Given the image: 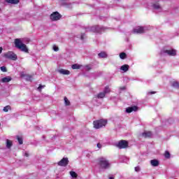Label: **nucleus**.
I'll list each match as a JSON object with an SVG mask.
<instances>
[{"label":"nucleus","mask_w":179,"mask_h":179,"mask_svg":"<svg viewBox=\"0 0 179 179\" xmlns=\"http://www.w3.org/2000/svg\"><path fill=\"white\" fill-rule=\"evenodd\" d=\"M15 45L16 48H18V50H21V51H23V52H29V49L27 48V46L24 43H23L20 39H15Z\"/></svg>","instance_id":"f257e3e1"},{"label":"nucleus","mask_w":179,"mask_h":179,"mask_svg":"<svg viewBox=\"0 0 179 179\" xmlns=\"http://www.w3.org/2000/svg\"><path fill=\"white\" fill-rule=\"evenodd\" d=\"M98 164L100 166L101 169L104 170L110 169V162L104 157H100L98 159Z\"/></svg>","instance_id":"f03ea898"},{"label":"nucleus","mask_w":179,"mask_h":179,"mask_svg":"<svg viewBox=\"0 0 179 179\" xmlns=\"http://www.w3.org/2000/svg\"><path fill=\"white\" fill-rule=\"evenodd\" d=\"M93 125L95 129H100V128H103V127L107 125V120L103 119L95 120L93 122Z\"/></svg>","instance_id":"7ed1b4c3"},{"label":"nucleus","mask_w":179,"mask_h":179,"mask_svg":"<svg viewBox=\"0 0 179 179\" xmlns=\"http://www.w3.org/2000/svg\"><path fill=\"white\" fill-rule=\"evenodd\" d=\"M3 57L6 59H10L11 61H16L17 59V55L13 51H8L3 54Z\"/></svg>","instance_id":"20e7f679"},{"label":"nucleus","mask_w":179,"mask_h":179,"mask_svg":"<svg viewBox=\"0 0 179 179\" xmlns=\"http://www.w3.org/2000/svg\"><path fill=\"white\" fill-rule=\"evenodd\" d=\"M50 17L52 22H57V20H59L61 17H62V15L59 14L58 11H55L50 15Z\"/></svg>","instance_id":"39448f33"},{"label":"nucleus","mask_w":179,"mask_h":179,"mask_svg":"<svg viewBox=\"0 0 179 179\" xmlns=\"http://www.w3.org/2000/svg\"><path fill=\"white\" fill-rule=\"evenodd\" d=\"M128 146H129V143L125 140H121L117 144V148H118L119 149H127Z\"/></svg>","instance_id":"423d86ee"},{"label":"nucleus","mask_w":179,"mask_h":179,"mask_svg":"<svg viewBox=\"0 0 179 179\" xmlns=\"http://www.w3.org/2000/svg\"><path fill=\"white\" fill-rule=\"evenodd\" d=\"M57 164L61 167H66V166L69 164V159H68V157H64L57 163Z\"/></svg>","instance_id":"0eeeda50"},{"label":"nucleus","mask_w":179,"mask_h":179,"mask_svg":"<svg viewBox=\"0 0 179 179\" xmlns=\"http://www.w3.org/2000/svg\"><path fill=\"white\" fill-rule=\"evenodd\" d=\"M20 76H21V78H25L26 80H27L29 82H31L33 80V76L26 74V73H24V72H22L20 73Z\"/></svg>","instance_id":"6e6552de"},{"label":"nucleus","mask_w":179,"mask_h":179,"mask_svg":"<svg viewBox=\"0 0 179 179\" xmlns=\"http://www.w3.org/2000/svg\"><path fill=\"white\" fill-rule=\"evenodd\" d=\"M134 33H137V34H142L145 33V29L143 27H137L133 29Z\"/></svg>","instance_id":"1a4fd4ad"},{"label":"nucleus","mask_w":179,"mask_h":179,"mask_svg":"<svg viewBox=\"0 0 179 179\" xmlns=\"http://www.w3.org/2000/svg\"><path fill=\"white\" fill-rule=\"evenodd\" d=\"M165 54H168L170 57H176L177 55V51L174 49L164 50Z\"/></svg>","instance_id":"9d476101"},{"label":"nucleus","mask_w":179,"mask_h":179,"mask_svg":"<svg viewBox=\"0 0 179 179\" xmlns=\"http://www.w3.org/2000/svg\"><path fill=\"white\" fill-rule=\"evenodd\" d=\"M139 108H138V106H131V107H128L126 108V113H127L128 114L132 113V112H135L137 111L138 110Z\"/></svg>","instance_id":"9b49d317"},{"label":"nucleus","mask_w":179,"mask_h":179,"mask_svg":"<svg viewBox=\"0 0 179 179\" xmlns=\"http://www.w3.org/2000/svg\"><path fill=\"white\" fill-rule=\"evenodd\" d=\"M143 138H152V131H144L142 133Z\"/></svg>","instance_id":"f8f14e48"},{"label":"nucleus","mask_w":179,"mask_h":179,"mask_svg":"<svg viewBox=\"0 0 179 179\" xmlns=\"http://www.w3.org/2000/svg\"><path fill=\"white\" fill-rule=\"evenodd\" d=\"M7 3H10L11 5H17L19 3V0H5Z\"/></svg>","instance_id":"ddd939ff"},{"label":"nucleus","mask_w":179,"mask_h":179,"mask_svg":"<svg viewBox=\"0 0 179 179\" xmlns=\"http://www.w3.org/2000/svg\"><path fill=\"white\" fill-rule=\"evenodd\" d=\"M59 73H61L62 75H70L71 71H69V70L62 69L59 70Z\"/></svg>","instance_id":"4468645a"},{"label":"nucleus","mask_w":179,"mask_h":179,"mask_svg":"<svg viewBox=\"0 0 179 179\" xmlns=\"http://www.w3.org/2000/svg\"><path fill=\"white\" fill-rule=\"evenodd\" d=\"M150 164L153 167H157L159 164V161L157 159H152L150 161Z\"/></svg>","instance_id":"2eb2a0df"},{"label":"nucleus","mask_w":179,"mask_h":179,"mask_svg":"<svg viewBox=\"0 0 179 179\" xmlns=\"http://www.w3.org/2000/svg\"><path fill=\"white\" fill-rule=\"evenodd\" d=\"M121 71H123L124 72H128V71H129V65L128 64H124L122 65L120 67Z\"/></svg>","instance_id":"dca6fc26"},{"label":"nucleus","mask_w":179,"mask_h":179,"mask_svg":"<svg viewBox=\"0 0 179 179\" xmlns=\"http://www.w3.org/2000/svg\"><path fill=\"white\" fill-rule=\"evenodd\" d=\"M10 80H12V78L10 77H5L1 79L3 83H8V82H10Z\"/></svg>","instance_id":"f3484780"},{"label":"nucleus","mask_w":179,"mask_h":179,"mask_svg":"<svg viewBox=\"0 0 179 179\" xmlns=\"http://www.w3.org/2000/svg\"><path fill=\"white\" fill-rule=\"evenodd\" d=\"M13 145V143H12V141L10 140H9V139L6 140V148L8 149H10V148H12Z\"/></svg>","instance_id":"a211bd4d"},{"label":"nucleus","mask_w":179,"mask_h":179,"mask_svg":"<svg viewBox=\"0 0 179 179\" xmlns=\"http://www.w3.org/2000/svg\"><path fill=\"white\" fill-rule=\"evenodd\" d=\"M99 58H107L108 55L106 52H101L99 54H98Z\"/></svg>","instance_id":"6ab92c4d"},{"label":"nucleus","mask_w":179,"mask_h":179,"mask_svg":"<svg viewBox=\"0 0 179 179\" xmlns=\"http://www.w3.org/2000/svg\"><path fill=\"white\" fill-rule=\"evenodd\" d=\"M172 87H175V89H179V82L173 81L171 84Z\"/></svg>","instance_id":"aec40b11"},{"label":"nucleus","mask_w":179,"mask_h":179,"mask_svg":"<svg viewBox=\"0 0 179 179\" xmlns=\"http://www.w3.org/2000/svg\"><path fill=\"white\" fill-rule=\"evenodd\" d=\"M97 99H104V97H106V94L102 92H99L97 95H96Z\"/></svg>","instance_id":"412c9836"},{"label":"nucleus","mask_w":179,"mask_h":179,"mask_svg":"<svg viewBox=\"0 0 179 179\" xmlns=\"http://www.w3.org/2000/svg\"><path fill=\"white\" fill-rule=\"evenodd\" d=\"M111 92V90L110 89V87L108 85H106L104 88L103 92L105 94H107Z\"/></svg>","instance_id":"4be33fe9"},{"label":"nucleus","mask_w":179,"mask_h":179,"mask_svg":"<svg viewBox=\"0 0 179 179\" xmlns=\"http://www.w3.org/2000/svg\"><path fill=\"white\" fill-rule=\"evenodd\" d=\"M81 67H82V65H80L78 64H75L71 66L72 69H80Z\"/></svg>","instance_id":"5701e85b"},{"label":"nucleus","mask_w":179,"mask_h":179,"mask_svg":"<svg viewBox=\"0 0 179 179\" xmlns=\"http://www.w3.org/2000/svg\"><path fill=\"white\" fill-rule=\"evenodd\" d=\"M91 31H93V33H99V27L94 26L91 28Z\"/></svg>","instance_id":"b1692460"},{"label":"nucleus","mask_w":179,"mask_h":179,"mask_svg":"<svg viewBox=\"0 0 179 179\" xmlns=\"http://www.w3.org/2000/svg\"><path fill=\"white\" fill-rule=\"evenodd\" d=\"M17 141L20 145H23V138L22 136H17Z\"/></svg>","instance_id":"393cba45"},{"label":"nucleus","mask_w":179,"mask_h":179,"mask_svg":"<svg viewBox=\"0 0 179 179\" xmlns=\"http://www.w3.org/2000/svg\"><path fill=\"white\" fill-rule=\"evenodd\" d=\"M70 176H71L73 178H78V173L73 171H70Z\"/></svg>","instance_id":"a878e982"},{"label":"nucleus","mask_w":179,"mask_h":179,"mask_svg":"<svg viewBox=\"0 0 179 179\" xmlns=\"http://www.w3.org/2000/svg\"><path fill=\"white\" fill-rule=\"evenodd\" d=\"M120 58L121 59H125V58H127V53H125V52H121V53L120 54Z\"/></svg>","instance_id":"bb28decb"},{"label":"nucleus","mask_w":179,"mask_h":179,"mask_svg":"<svg viewBox=\"0 0 179 179\" xmlns=\"http://www.w3.org/2000/svg\"><path fill=\"white\" fill-rule=\"evenodd\" d=\"M64 103L65 106H71V101H69V99L66 96L64 97Z\"/></svg>","instance_id":"cd10ccee"},{"label":"nucleus","mask_w":179,"mask_h":179,"mask_svg":"<svg viewBox=\"0 0 179 179\" xmlns=\"http://www.w3.org/2000/svg\"><path fill=\"white\" fill-rule=\"evenodd\" d=\"M9 110H11L10 106H6L3 108V111H4V113H8Z\"/></svg>","instance_id":"c85d7f7f"},{"label":"nucleus","mask_w":179,"mask_h":179,"mask_svg":"<svg viewBox=\"0 0 179 179\" xmlns=\"http://www.w3.org/2000/svg\"><path fill=\"white\" fill-rule=\"evenodd\" d=\"M154 9H160V4L159 3H155L152 5Z\"/></svg>","instance_id":"c756f323"},{"label":"nucleus","mask_w":179,"mask_h":179,"mask_svg":"<svg viewBox=\"0 0 179 179\" xmlns=\"http://www.w3.org/2000/svg\"><path fill=\"white\" fill-rule=\"evenodd\" d=\"M164 157L166 159H170V152L169 151H165Z\"/></svg>","instance_id":"7c9ffc66"},{"label":"nucleus","mask_w":179,"mask_h":179,"mask_svg":"<svg viewBox=\"0 0 179 179\" xmlns=\"http://www.w3.org/2000/svg\"><path fill=\"white\" fill-rule=\"evenodd\" d=\"M54 51L55 52H57V51H59V48H58V46L54 45L53 47H52Z\"/></svg>","instance_id":"2f4dec72"},{"label":"nucleus","mask_w":179,"mask_h":179,"mask_svg":"<svg viewBox=\"0 0 179 179\" xmlns=\"http://www.w3.org/2000/svg\"><path fill=\"white\" fill-rule=\"evenodd\" d=\"M0 69L2 72H7L8 69H6V68L5 66H1Z\"/></svg>","instance_id":"473e14b6"},{"label":"nucleus","mask_w":179,"mask_h":179,"mask_svg":"<svg viewBox=\"0 0 179 179\" xmlns=\"http://www.w3.org/2000/svg\"><path fill=\"white\" fill-rule=\"evenodd\" d=\"M43 87H45V85H40L39 87H38V90H39V92H41V89H43Z\"/></svg>","instance_id":"72a5a7b5"},{"label":"nucleus","mask_w":179,"mask_h":179,"mask_svg":"<svg viewBox=\"0 0 179 179\" xmlns=\"http://www.w3.org/2000/svg\"><path fill=\"white\" fill-rule=\"evenodd\" d=\"M141 169L139 168V166H136L135 167V171H140Z\"/></svg>","instance_id":"f704fd0d"},{"label":"nucleus","mask_w":179,"mask_h":179,"mask_svg":"<svg viewBox=\"0 0 179 179\" xmlns=\"http://www.w3.org/2000/svg\"><path fill=\"white\" fill-rule=\"evenodd\" d=\"M86 69H87V71H91L92 67H90L89 66H86Z\"/></svg>","instance_id":"c9c22d12"},{"label":"nucleus","mask_w":179,"mask_h":179,"mask_svg":"<svg viewBox=\"0 0 179 179\" xmlns=\"http://www.w3.org/2000/svg\"><path fill=\"white\" fill-rule=\"evenodd\" d=\"M97 148H99V149H101V144L100 143H97Z\"/></svg>","instance_id":"e433bc0d"},{"label":"nucleus","mask_w":179,"mask_h":179,"mask_svg":"<svg viewBox=\"0 0 179 179\" xmlns=\"http://www.w3.org/2000/svg\"><path fill=\"white\" fill-rule=\"evenodd\" d=\"M80 39H81V40H85V36H84L83 34H82V35L80 36Z\"/></svg>","instance_id":"4c0bfd02"},{"label":"nucleus","mask_w":179,"mask_h":179,"mask_svg":"<svg viewBox=\"0 0 179 179\" xmlns=\"http://www.w3.org/2000/svg\"><path fill=\"white\" fill-rule=\"evenodd\" d=\"M3 50V48H2V47H0V54H2V50Z\"/></svg>","instance_id":"58836bf2"},{"label":"nucleus","mask_w":179,"mask_h":179,"mask_svg":"<svg viewBox=\"0 0 179 179\" xmlns=\"http://www.w3.org/2000/svg\"><path fill=\"white\" fill-rule=\"evenodd\" d=\"M24 156H26V157H29V153L25 152Z\"/></svg>","instance_id":"ea45409f"},{"label":"nucleus","mask_w":179,"mask_h":179,"mask_svg":"<svg viewBox=\"0 0 179 179\" xmlns=\"http://www.w3.org/2000/svg\"><path fill=\"white\" fill-rule=\"evenodd\" d=\"M156 92H150V94H155Z\"/></svg>","instance_id":"a19ab883"},{"label":"nucleus","mask_w":179,"mask_h":179,"mask_svg":"<svg viewBox=\"0 0 179 179\" xmlns=\"http://www.w3.org/2000/svg\"><path fill=\"white\" fill-rule=\"evenodd\" d=\"M121 90H125V87H120Z\"/></svg>","instance_id":"79ce46f5"},{"label":"nucleus","mask_w":179,"mask_h":179,"mask_svg":"<svg viewBox=\"0 0 179 179\" xmlns=\"http://www.w3.org/2000/svg\"><path fill=\"white\" fill-rule=\"evenodd\" d=\"M109 179H114V177L110 176V177H109Z\"/></svg>","instance_id":"37998d69"},{"label":"nucleus","mask_w":179,"mask_h":179,"mask_svg":"<svg viewBox=\"0 0 179 179\" xmlns=\"http://www.w3.org/2000/svg\"><path fill=\"white\" fill-rule=\"evenodd\" d=\"M0 127H1V124H0Z\"/></svg>","instance_id":"c03bdc74"}]
</instances>
